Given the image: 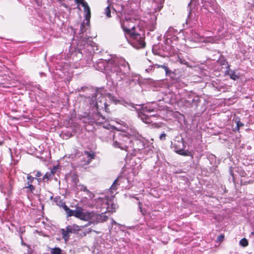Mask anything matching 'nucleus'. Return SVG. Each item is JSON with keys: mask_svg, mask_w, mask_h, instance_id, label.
Wrapping results in <instances>:
<instances>
[{"mask_svg": "<svg viewBox=\"0 0 254 254\" xmlns=\"http://www.w3.org/2000/svg\"><path fill=\"white\" fill-rule=\"evenodd\" d=\"M126 37L129 39L131 44L136 49H142L146 47L145 36L143 32H138L136 30L126 36Z\"/></svg>", "mask_w": 254, "mask_h": 254, "instance_id": "obj_1", "label": "nucleus"}, {"mask_svg": "<svg viewBox=\"0 0 254 254\" xmlns=\"http://www.w3.org/2000/svg\"><path fill=\"white\" fill-rule=\"evenodd\" d=\"M172 148H174L175 151L179 155L188 156L190 154V152L188 150H185L186 146L184 144V141L183 139H175L173 142H172Z\"/></svg>", "mask_w": 254, "mask_h": 254, "instance_id": "obj_2", "label": "nucleus"}, {"mask_svg": "<svg viewBox=\"0 0 254 254\" xmlns=\"http://www.w3.org/2000/svg\"><path fill=\"white\" fill-rule=\"evenodd\" d=\"M136 20L134 18L126 19L121 22V27L125 34L126 36L129 34L132 31L136 30Z\"/></svg>", "mask_w": 254, "mask_h": 254, "instance_id": "obj_3", "label": "nucleus"}, {"mask_svg": "<svg viewBox=\"0 0 254 254\" xmlns=\"http://www.w3.org/2000/svg\"><path fill=\"white\" fill-rule=\"evenodd\" d=\"M129 135L125 133H119L114 135V146L122 150V147H124L126 142H129Z\"/></svg>", "mask_w": 254, "mask_h": 254, "instance_id": "obj_4", "label": "nucleus"}, {"mask_svg": "<svg viewBox=\"0 0 254 254\" xmlns=\"http://www.w3.org/2000/svg\"><path fill=\"white\" fill-rule=\"evenodd\" d=\"M90 213V211L84 209L81 207L77 206L75 210L74 217L81 220L87 221L89 220Z\"/></svg>", "mask_w": 254, "mask_h": 254, "instance_id": "obj_5", "label": "nucleus"}, {"mask_svg": "<svg viewBox=\"0 0 254 254\" xmlns=\"http://www.w3.org/2000/svg\"><path fill=\"white\" fill-rule=\"evenodd\" d=\"M27 182L25 184L24 189H26L27 192L33 193L34 190H35V187L32 185L35 178L33 177L29 174L27 176Z\"/></svg>", "mask_w": 254, "mask_h": 254, "instance_id": "obj_6", "label": "nucleus"}, {"mask_svg": "<svg viewBox=\"0 0 254 254\" xmlns=\"http://www.w3.org/2000/svg\"><path fill=\"white\" fill-rule=\"evenodd\" d=\"M133 137L131 135L129 136V142H126L124 147H122V150H125L127 152H132Z\"/></svg>", "mask_w": 254, "mask_h": 254, "instance_id": "obj_7", "label": "nucleus"}, {"mask_svg": "<svg viewBox=\"0 0 254 254\" xmlns=\"http://www.w3.org/2000/svg\"><path fill=\"white\" fill-rule=\"evenodd\" d=\"M132 152L139 151L144 148V145L140 140L133 139Z\"/></svg>", "mask_w": 254, "mask_h": 254, "instance_id": "obj_8", "label": "nucleus"}, {"mask_svg": "<svg viewBox=\"0 0 254 254\" xmlns=\"http://www.w3.org/2000/svg\"><path fill=\"white\" fill-rule=\"evenodd\" d=\"M89 215L88 222L85 225V227L90 226L92 224L94 225L96 224V213L93 211H91L90 212Z\"/></svg>", "mask_w": 254, "mask_h": 254, "instance_id": "obj_9", "label": "nucleus"}, {"mask_svg": "<svg viewBox=\"0 0 254 254\" xmlns=\"http://www.w3.org/2000/svg\"><path fill=\"white\" fill-rule=\"evenodd\" d=\"M138 117L145 124H149L152 123L151 117L147 116L142 112L138 113Z\"/></svg>", "mask_w": 254, "mask_h": 254, "instance_id": "obj_10", "label": "nucleus"}, {"mask_svg": "<svg viewBox=\"0 0 254 254\" xmlns=\"http://www.w3.org/2000/svg\"><path fill=\"white\" fill-rule=\"evenodd\" d=\"M165 0H153V3L155 4L154 6L155 12L160 11L163 7V4Z\"/></svg>", "mask_w": 254, "mask_h": 254, "instance_id": "obj_11", "label": "nucleus"}, {"mask_svg": "<svg viewBox=\"0 0 254 254\" xmlns=\"http://www.w3.org/2000/svg\"><path fill=\"white\" fill-rule=\"evenodd\" d=\"M106 99L105 97L103 96H100L98 98V100L96 101V108L97 110H101V109H103V104L104 102H106Z\"/></svg>", "mask_w": 254, "mask_h": 254, "instance_id": "obj_12", "label": "nucleus"}, {"mask_svg": "<svg viewBox=\"0 0 254 254\" xmlns=\"http://www.w3.org/2000/svg\"><path fill=\"white\" fill-rule=\"evenodd\" d=\"M108 219V217L104 213H102L100 214L96 213V224L98 223L104 222Z\"/></svg>", "mask_w": 254, "mask_h": 254, "instance_id": "obj_13", "label": "nucleus"}, {"mask_svg": "<svg viewBox=\"0 0 254 254\" xmlns=\"http://www.w3.org/2000/svg\"><path fill=\"white\" fill-rule=\"evenodd\" d=\"M54 201L56 204L61 207L64 208V206H66L65 202L61 199V196H57L54 198Z\"/></svg>", "mask_w": 254, "mask_h": 254, "instance_id": "obj_14", "label": "nucleus"}, {"mask_svg": "<svg viewBox=\"0 0 254 254\" xmlns=\"http://www.w3.org/2000/svg\"><path fill=\"white\" fill-rule=\"evenodd\" d=\"M83 154L86 155L88 158V163H90L92 160L95 158V153L93 151H84Z\"/></svg>", "mask_w": 254, "mask_h": 254, "instance_id": "obj_15", "label": "nucleus"}, {"mask_svg": "<svg viewBox=\"0 0 254 254\" xmlns=\"http://www.w3.org/2000/svg\"><path fill=\"white\" fill-rule=\"evenodd\" d=\"M54 176L53 175V173L52 172H47L42 178V181H45L46 180L47 182L51 180Z\"/></svg>", "mask_w": 254, "mask_h": 254, "instance_id": "obj_16", "label": "nucleus"}, {"mask_svg": "<svg viewBox=\"0 0 254 254\" xmlns=\"http://www.w3.org/2000/svg\"><path fill=\"white\" fill-rule=\"evenodd\" d=\"M64 209L65 211L67 217H71L75 215V210L70 209L67 205L64 206Z\"/></svg>", "mask_w": 254, "mask_h": 254, "instance_id": "obj_17", "label": "nucleus"}, {"mask_svg": "<svg viewBox=\"0 0 254 254\" xmlns=\"http://www.w3.org/2000/svg\"><path fill=\"white\" fill-rule=\"evenodd\" d=\"M61 249L58 247L51 249V254H62Z\"/></svg>", "mask_w": 254, "mask_h": 254, "instance_id": "obj_18", "label": "nucleus"}, {"mask_svg": "<svg viewBox=\"0 0 254 254\" xmlns=\"http://www.w3.org/2000/svg\"><path fill=\"white\" fill-rule=\"evenodd\" d=\"M228 74L230 76V78L233 80H235L239 78V76H238L234 71H228Z\"/></svg>", "mask_w": 254, "mask_h": 254, "instance_id": "obj_19", "label": "nucleus"}, {"mask_svg": "<svg viewBox=\"0 0 254 254\" xmlns=\"http://www.w3.org/2000/svg\"><path fill=\"white\" fill-rule=\"evenodd\" d=\"M92 232H94L96 234H99L100 233L99 232L94 230L91 228H88V229H86L84 232H83L82 236L85 237L87 234L91 233Z\"/></svg>", "mask_w": 254, "mask_h": 254, "instance_id": "obj_20", "label": "nucleus"}, {"mask_svg": "<svg viewBox=\"0 0 254 254\" xmlns=\"http://www.w3.org/2000/svg\"><path fill=\"white\" fill-rule=\"evenodd\" d=\"M62 234L63 235V238L65 241H68L69 238V234L64 229H62Z\"/></svg>", "mask_w": 254, "mask_h": 254, "instance_id": "obj_21", "label": "nucleus"}, {"mask_svg": "<svg viewBox=\"0 0 254 254\" xmlns=\"http://www.w3.org/2000/svg\"><path fill=\"white\" fill-rule=\"evenodd\" d=\"M71 181L75 184H77L79 182L78 176L77 174H73L71 175Z\"/></svg>", "mask_w": 254, "mask_h": 254, "instance_id": "obj_22", "label": "nucleus"}, {"mask_svg": "<svg viewBox=\"0 0 254 254\" xmlns=\"http://www.w3.org/2000/svg\"><path fill=\"white\" fill-rule=\"evenodd\" d=\"M240 245L243 247H246L249 245V242L246 238H243L240 241Z\"/></svg>", "mask_w": 254, "mask_h": 254, "instance_id": "obj_23", "label": "nucleus"}, {"mask_svg": "<svg viewBox=\"0 0 254 254\" xmlns=\"http://www.w3.org/2000/svg\"><path fill=\"white\" fill-rule=\"evenodd\" d=\"M84 227L85 226H84ZM83 227V226H78L77 225L74 224L72 227L73 229V233L80 231Z\"/></svg>", "mask_w": 254, "mask_h": 254, "instance_id": "obj_24", "label": "nucleus"}, {"mask_svg": "<svg viewBox=\"0 0 254 254\" xmlns=\"http://www.w3.org/2000/svg\"><path fill=\"white\" fill-rule=\"evenodd\" d=\"M105 14L108 18L111 17V8L110 6H108L105 9Z\"/></svg>", "mask_w": 254, "mask_h": 254, "instance_id": "obj_25", "label": "nucleus"}, {"mask_svg": "<svg viewBox=\"0 0 254 254\" xmlns=\"http://www.w3.org/2000/svg\"><path fill=\"white\" fill-rule=\"evenodd\" d=\"M91 17V11H88L87 12H86L85 18V19L87 21V24L89 23L90 19Z\"/></svg>", "mask_w": 254, "mask_h": 254, "instance_id": "obj_26", "label": "nucleus"}, {"mask_svg": "<svg viewBox=\"0 0 254 254\" xmlns=\"http://www.w3.org/2000/svg\"><path fill=\"white\" fill-rule=\"evenodd\" d=\"M73 226L68 225L66 227V230H65L68 234L73 233Z\"/></svg>", "mask_w": 254, "mask_h": 254, "instance_id": "obj_27", "label": "nucleus"}, {"mask_svg": "<svg viewBox=\"0 0 254 254\" xmlns=\"http://www.w3.org/2000/svg\"><path fill=\"white\" fill-rule=\"evenodd\" d=\"M138 205H139L140 211L141 213H142V214L143 215H145L146 214V210L144 209H142V208L141 207L142 204L140 202H138Z\"/></svg>", "mask_w": 254, "mask_h": 254, "instance_id": "obj_28", "label": "nucleus"}, {"mask_svg": "<svg viewBox=\"0 0 254 254\" xmlns=\"http://www.w3.org/2000/svg\"><path fill=\"white\" fill-rule=\"evenodd\" d=\"M161 68L165 70L166 75H168L171 73V71L169 70L167 66L163 65L161 66Z\"/></svg>", "mask_w": 254, "mask_h": 254, "instance_id": "obj_29", "label": "nucleus"}, {"mask_svg": "<svg viewBox=\"0 0 254 254\" xmlns=\"http://www.w3.org/2000/svg\"><path fill=\"white\" fill-rule=\"evenodd\" d=\"M161 68L165 70L166 75H168L171 73V71L169 70L167 66L163 65L161 66Z\"/></svg>", "mask_w": 254, "mask_h": 254, "instance_id": "obj_30", "label": "nucleus"}, {"mask_svg": "<svg viewBox=\"0 0 254 254\" xmlns=\"http://www.w3.org/2000/svg\"><path fill=\"white\" fill-rule=\"evenodd\" d=\"M244 126V124L242 123L241 122H240V121H238L237 122V130L238 131L239 130V129L241 127H243Z\"/></svg>", "mask_w": 254, "mask_h": 254, "instance_id": "obj_31", "label": "nucleus"}, {"mask_svg": "<svg viewBox=\"0 0 254 254\" xmlns=\"http://www.w3.org/2000/svg\"><path fill=\"white\" fill-rule=\"evenodd\" d=\"M103 109H104L105 111L107 112V113H110V111L109 110V109L108 108V105L107 104V102H104V103L103 104Z\"/></svg>", "mask_w": 254, "mask_h": 254, "instance_id": "obj_32", "label": "nucleus"}, {"mask_svg": "<svg viewBox=\"0 0 254 254\" xmlns=\"http://www.w3.org/2000/svg\"><path fill=\"white\" fill-rule=\"evenodd\" d=\"M36 177L37 178V179L39 182H40V179L38 178L39 177H41L42 176V173L40 171H36Z\"/></svg>", "mask_w": 254, "mask_h": 254, "instance_id": "obj_33", "label": "nucleus"}, {"mask_svg": "<svg viewBox=\"0 0 254 254\" xmlns=\"http://www.w3.org/2000/svg\"><path fill=\"white\" fill-rule=\"evenodd\" d=\"M224 239V235L223 234H221L217 237V241L219 242H222Z\"/></svg>", "mask_w": 254, "mask_h": 254, "instance_id": "obj_34", "label": "nucleus"}, {"mask_svg": "<svg viewBox=\"0 0 254 254\" xmlns=\"http://www.w3.org/2000/svg\"><path fill=\"white\" fill-rule=\"evenodd\" d=\"M86 194L88 195V196L90 197V199L93 198L95 196L94 194L91 191H90L89 190L86 193Z\"/></svg>", "mask_w": 254, "mask_h": 254, "instance_id": "obj_35", "label": "nucleus"}, {"mask_svg": "<svg viewBox=\"0 0 254 254\" xmlns=\"http://www.w3.org/2000/svg\"><path fill=\"white\" fill-rule=\"evenodd\" d=\"M58 169V167L57 166H54L50 172H52L53 173V175L55 176L57 169Z\"/></svg>", "mask_w": 254, "mask_h": 254, "instance_id": "obj_36", "label": "nucleus"}, {"mask_svg": "<svg viewBox=\"0 0 254 254\" xmlns=\"http://www.w3.org/2000/svg\"><path fill=\"white\" fill-rule=\"evenodd\" d=\"M166 134L165 133H162L159 137L160 140H165L166 139Z\"/></svg>", "mask_w": 254, "mask_h": 254, "instance_id": "obj_37", "label": "nucleus"}, {"mask_svg": "<svg viewBox=\"0 0 254 254\" xmlns=\"http://www.w3.org/2000/svg\"><path fill=\"white\" fill-rule=\"evenodd\" d=\"M81 190L86 192L87 193L88 191L89 190L87 189L86 186H82L81 188Z\"/></svg>", "mask_w": 254, "mask_h": 254, "instance_id": "obj_38", "label": "nucleus"}, {"mask_svg": "<svg viewBox=\"0 0 254 254\" xmlns=\"http://www.w3.org/2000/svg\"><path fill=\"white\" fill-rule=\"evenodd\" d=\"M116 210V204L112 203L111 204V210L110 211L112 212H115Z\"/></svg>", "mask_w": 254, "mask_h": 254, "instance_id": "obj_39", "label": "nucleus"}, {"mask_svg": "<svg viewBox=\"0 0 254 254\" xmlns=\"http://www.w3.org/2000/svg\"><path fill=\"white\" fill-rule=\"evenodd\" d=\"M120 68L119 66H116L114 67V69H112V70L114 71V72H119L120 70Z\"/></svg>", "mask_w": 254, "mask_h": 254, "instance_id": "obj_40", "label": "nucleus"}, {"mask_svg": "<svg viewBox=\"0 0 254 254\" xmlns=\"http://www.w3.org/2000/svg\"><path fill=\"white\" fill-rule=\"evenodd\" d=\"M99 115L101 118V119L103 120V121L101 122H100L99 123L102 124V123H104L106 121L105 117L101 114H100V115L99 114Z\"/></svg>", "mask_w": 254, "mask_h": 254, "instance_id": "obj_41", "label": "nucleus"}, {"mask_svg": "<svg viewBox=\"0 0 254 254\" xmlns=\"http://www.w3.org/2000/svg\"><path fill=\"white\" fill-rule=\"evenodd\" d=\"M118 181V179H116V180H115L114 181V183H113V185H112V188L113 189H114V188L115 187L116 185H117V184Z\"/></svg>", "mask_w": 254, "mask_h": 254, "instance_id": "obj_42", "label": "nucleus"}, {"mask_svg": "<svg viewBox=\"0 0 254 254\" xmlns=\"http://www.w3.org/2000/svg\"><path fill=\"white\" fill-rule=\"evenodd\" d=\"M155 65H156L157 67H158V68H159V67H161V66H162L163 65H160V64H155Z\"/></svg>", "mask_w": 254, "mask_h": 254, "instance_id": "obj_43", "label": "nucleus"}, {"mask_svg": "<svg viewBox=\"0 0 254 254\" xmlns=\"http://www.w3.org/2000/svg\"><path fill=\"white\" fill-rule=\"evenodd\" d=\"M83 27H84V24L82 23L81 24L80 28L81 29H82L83 28Z\"/></svg>", "mask_w": 254, "mask_h": 254, "instance_id": "obj_44", "label": "nucleus"}, {"mask_svg": "<svg viewBox=\"0 0 254 254\" xmlns=\"http://www.w3.org/2000/svg\"><path fill=\"white\" fill-rule=\"evenodd\" d=\"M230 174H231L232 176H233V171H232L231 169L230 170Z\"/></svg>", "mask_w": 254, "mask_h": 254, "instance_id": "obj_45", "label": "nucleus"}, {"mask_svg": "<svg viewBox=\"0 0 254 254\" xmlns=\"http://www.w3.org/2000/svg\"><path fill=\"white\" fill-rule=\"evenodd\" d=\"M53 198V195H51V196H50V199H52Z\"/></svg>", "mask_w": 254, "mask_h": 254, "instance_id": "obj_46", "label": "nucleus"}, {"mask_svg": "<svg viewBox=\"0 0 254 254\" xmlns=\"http://www.w3.org/2000/svg\"><path fill=\"white\" fill-rule=\"evenodd\" d=\"M251 235H254V232H251Z\"/></svg>", "mask_w": 254, "mask_h": 254, "instance_id": "obj_47", "label": "nucleus"}, {"mask_svg": "<svg viewBox=\"0 0 254 254\" xmlns=\"http://www.w3.org/2000/svg\"><path fill=\"white\" fill-rule=\"evenodd\" d=\"M253 2H254L253 6H254V0H253Z\"/></svg>", "mask_w": 254, "mask_h": 254, "instance_id": "obj_48", "label": "nucleus"}, {"mask_svg": "<svg viewBox=\"0 0 254 254\" xmlns=\"http://www.w3.org/2000/svg\"><path fill=\"white\" fill-rule=\"evenodd\" d=\"M221 64L224 65V63H221Z\"/></svg>", "mask_w": 254, "mask_h": 254, "instance_id": "obj_49", "label": "nucleus"}, {"mask_svg": "<svg viewBox=\"0 0 254 254\" xmlns=\"http://www.w3.org/2000/svg\"><path fill=\"white\" fill-rule=\"evenodd\" d=\"M49 254L47 253V254Z\"/></svg>", "mask_w": 254, "mask_h": 254, "instance_id": "obj_50", "label": "nucleus"}]
</instances>
